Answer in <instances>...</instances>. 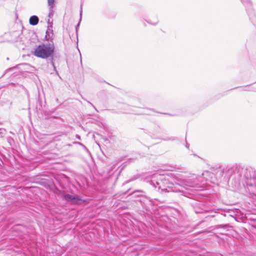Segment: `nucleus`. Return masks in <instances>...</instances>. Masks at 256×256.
Instances as JSON below:
<instances>
[{"label":"nucleus","instance_id":"1","mask_svg":"<svg viewBox=\"0 0 256 256\" xmlns=\"http://www.w3.org/2000/svg\"><path fill=\"white\" fill-rule=\"evenodd\" d=\"M169 174H162L158 171L146 178V181L155 188L166 192H183V188L196 187L198 185V180L200 176L190 174L186 178L178 176L172 177Z\"/></svg>","mask_w":256,"mask_h":256},{"label":"nucleus","instance_id":"2","mask_svg":"<svg viewBox=\"0 0 256 256\" xmlns=\"http://www.w3.org/2000/svg\"><path fill=\"white\" fill-rule=\"evenodd\" d=\"M54 50V48L52 44H40L35 48L34 55L42 58H47L53 55Z\"/></svg>","mask_w":256,"mask_h":256},{"label":"nucleus","instance_id":"3","mask_svg":"<svg viewBox=\"0 0 256 256\" xmlns=\"http://www.w3.org/2000/svg\"><path fill=\"white\" fill-rule=\"evenodd\" d=\"M246 8V10L250 18L254 20L256 18L255 14L252 8V4L250 0H240Z\"/></svg>","mask_w":256,"mask_h":256},{"label":"nucleus","instance_id":"4","mask_svg":"<svg viewBox=\"0 0 256 256\" xmlns=\"http://www.w3.org/2000/svg\"><path fill=\"white\" fill-rule=\"evenodd\" d=\"M64 199L68 202H72V203L77 204L80 200L77 197L72 195L66 194L64 196Z\"/></svg>","mask_w":256,"mask_h":256},{"label":"nucleus","instance_id":"5","mask_svg":"<svg viewBox=\"0 0 256 256\" xmlns=\"http://www.w3.org/2000/svg\"><path fill=\"white\" fill-rule=\"evenodd\" d=\"M39 18L36 16H32L30 17L29 20V22L30 25L36 26L38 22Z\"/></svg>","mask_w":256,"mask_h":256},{"label":"nucleus","instance_id":"6","mask_svg":"<svg viewBox=\"0 0 256 256\" xmlns=\"http://www.w3.org/2000/svg\"><path fill=\"white\" fill-rule=\"evenodd\" d=\"M53 36L52 31H50V30L48 28L46 32V38L47 40H49L52 39Z\"/></svg>","mask_w":256,"mask_h":256},{"label":"nucleus","instance_id":"7","mask_svg":"<svg viewBox=\"0 0 256 256\" xmlns=\"http://www.w3.org/2000/svg\"><path fill=\"white\" fill-rule=\"evenodd\" d=\"M212 174L208 170L204 171L202 172V176H204V180H202V182H203L204 181H206L208 180V178H206L205 176H210Z\"/></svg>","mask_w":256,"mask_h":256},{"label":"nucleus","instance_id":"8","mask_svg":"<svg viewBox=\"0 0 256 256\" xmlns=\"http://www.w3.org/2000/svg\"><path fill=\"white\" fill-rule=\"evenodd\" d=\"M182 168L180 167L171 166L170 168L168 169L167 170L180 172Z\"/></svg>","mask_w":256,"mask_h":256},{"label":"nucleus","instance_id":"9","mask_svg":"<svg viewBox=\"0 0 256 256\" xmlns=\"http://www.w3.org/2000/svg\"><path fill=\"white\" fill-rule=\"evenodd\" d=\"M48 5L50 6V10L52 11V9L54 6V0H48Z\"/></svg>","mask_w":256,"mask_h":256},{"label":"nucleus","instance_id":"10","mask_svg":"<svg viewBox=\"0 0 256 256\" xmlns=\"http://www.w3.org/2000/svg\"><path fill=\"white\" fill-rule=\"evenodd\" d=\"M81 17H82V10L80 11V21L78 22V24L76 26V32H78V27L79 26H80V22L81 20Z\"/></svg>","mask_w":256,"mask_h":256},{"label":"nucleus","instance_id":"11","mask_svg":"<svg viewBox=\"0 0 256 256\" xmlns=\"http://www.w3.org/2000/svg\"><path fill=\"white\" fill-rule=\"evenodd\" d=\"M148 22L150 24H153V25H156V24L158 23V20H157L155 22Z\"/></svg>","mask_w":256,"mask_h":256},{"label":"nucleus","instance_id":"12","mask_svg":"<svg viewBox=\"0 0 256 256\" xmlns=\"http://www.w3.org/2000/svg\"><path fill=\"white\" fill-rule=\"evenodd\" d=\"M76 144H80V146H82V147H84V148H86V146L82 144V143H80V142H76Z\"/></svg>","mask_w":256,"mask_h":256},{"label":"nucleus","instance_id":"13","mask_svg":"<svg viewBox=\"0 0 256 256\" xmlns=\"http://www.w3.org/2000/svg\"><path fill=\"white\" fill-rule=\"evenodd\" d=\"M50 12H49V14H48V16L50 17L51 16H52V13H53V10H52V11H50L49 10Z\"/></svg>","mask_w":256,"mask_h":256},{"label":"nucleus","instance_id":"14","mask_svg":"<svg viewBox=\"0 0 256 256\" xmlns=\"http://www.w3.org/2000/svg\"><path fill=\"white\" fill-rule=\"evenodd\" d=\"M51 64H52V66L54 67V68L55 69V68H56V67H55V66H54V62L52 61V60L51 61Z\"/></svg>","mask_w":256,"mask_h":256},{"label":"nucleus","instance_id":"15","mask_svg":"<svg viewBox=\"0 0 256 256\" xmlns=\"http://www.w3.org/2000/svg\"><path fill=\"white\" fill-rule=\"evenodd\" d=\"M76 137L78 140H80V136L79 135L76 134Z\"/></svg>","mask_w":256,"mask_h":256},{"label":"nucleus","instance_id":"16","mask_svg":"<svg viewBox=\"0 0 256 256\" xmlns=\"http://www.w3.org/2000/svg\"><path fill=\"white\" fill-rule=\"evenodd\" d=\"M88 103L90 104L96 110H97L96 108L92 105V104L91 102H88Z\"/></svg>","mask_w":256,"mask_h":256},{"label":"nucleus","instance_id":"17","mask_svg":"<svg viewBox=\"0 0 256 256\" xmlns=\"http://www.w3.org/2000/svg\"><path fill=\"white\" fill-rule=\"evenodd\" d=\"M122 112H124V113H127L128 112L126 111V110H124V111H122Z\"/></svg>","mask_w":256,"mask_h":256},{"label":"nucleus","instance_id":"18","mask_svg":"<svg viewBox=\"0 0 256 256\" xmlns=\"http://www.w3.org/2000/svg\"><path fill=\"white\" fill-rule=\"evenodd\" d=\"M12 70V68H10V69H9V70H8V71H10V70Z\"/></svg>","mask_w":256,"mask_h":256},{"label":"nucleus","instance_id":"19","mask_svg":"<svg viewBox=\"0 0 256 256\" xmlns=\"http://www.w3.org/2000/svg\"><path fill=\"white\" fill-rule=\"evenodd\" d=\"M186 148H188V144H186Z\"/></svg>","mask_w":256,"mask_h":256}]
</instances>
